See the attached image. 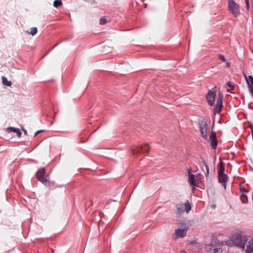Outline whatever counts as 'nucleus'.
Instances as JSON below:
<instances>
[{"label":"nucleus","instance_id":"9d476101","mask_svg":"<svg viewBox=\"0 0 253 253\" xmlns=\"http://www.w3.org/2000/svg\"><path fill=\"white\" fill-rule=\"evenodd\" d=\"M218 176V181L224 186V189L226 188V183L228 180L227 174H220Z\"/></svg>","mask_w":253,"mask_h":253},{"label":"nucleus","instance_id":"f8f14e48","mask_svg":"<svg viewBox=\"0 0 253 253\" xmlns=\"http://www.w3.org/2000/svg\"><path fill=\"white\" fill-rule=\"evenodd\" d=\"M245 250L246 253H253V237L247 242V244Z\"/></svg>","mask_w":253,"mask_h":253},{"label":"nucleus","instance_id":"a211bd4d","mask_svg":"<svg viewBox=\"0 0 253 253\" xmlns=\"http://www.w3.org/2000/svg\"><path fill=\"white\" fill-rule=\"evenodd\" d=\"M2 82L4 85L7 86H10L12 85L11 82L10 81H8L6 78L4 76L2 77Z\"/></svg>","mask_w":253,"mask_h":253},{"label":"nucleus","instance_id":"473e14b6","mask_svg":"<svg viewBox=\"0 0 253 253\" xmlns=\"http://www.w3.org/2000/svg\"><path fill=\"white\" fill-rule=\"evenodd\" d=\"M181 253H186L184 251H182Z\"/></svg>","mask_w":253,"mask_h":253},{"label":"nucleus","instance_id":"2eb2a0df","mask_svg":"<svg viewBox=\"0 0 253 253\" xmlns=\"http://www.w3.org/2000/svg\"><path fill=\"white\" fill-rule=\"evenodd\" d=\"M224 171H225L224 164L222 161H220V162L219 163V169H218V175L225 174L224 173Z\"/></svg>","mask_w":253,"mask_h":253},{"label":"nucleus","instance_id":"412c9836","mask_svg":"<svg viewBox=\"0 0 253 253\" xmlns=\"http://www.w3.org/2000/svg\"><path fill=\"white\" fill-rule=\"evenodd\" d=\"M240 199L242 201V203L244 204H246L248 203L247 196L245 194H242V195L240 196Z\"/></svg>","mask_w":253,"mask_h":253},{"label":"nucleus","instance_id":"c85d7f7f","mask_svg":"<svg viewBox=\"0 0 253 253\" xmlns=\"http://www.w3.org/2000/svg\"><path fill=\"white\" fill-rule=\"evenodd\" d=\"M22 130L24 131V133L25 135H27V131L26 129H25L24 128H22Z\"/></svg>","mask_w":253,"mask_h":253},{"label":"nucleus","instance_id":"72a5a7b5","mask_svg":"<svg viewBox=\"0 0 253 253\" xmlns=\"http://www.w3.org/2000/svg\"><path fill=\"white\" fill-rule=\"evenodd\" d=\"M57 45V44H55V45L53 46V47H54L55 46H56V45Z\"/></svg>","mask_w":253,"mask_h":253},{"label":"nucleus","instance_id":"6ab92c4d","mask_svg":"<svg viewBox=\"0 0 253 253\" xmlns=\"http://www.w3.org/2000/svg\"><path fill=\"white\" fill-rule=\"evenodd\" d=\"M183 206L186 212L188 213L191 210V206L190 203L189 202V201H187Z\"/></svg>","mask_w":253,"mask_h":253},{"label":"nucleus","instance_id":"2f4dec72","mask_svg":"<svg viewBox=\"0 0 253 253\" xmlns=\"http://www.w3.org/2000/svg\"><path fill=\"white\" fill-rule=\"evenodd\" d=\"M227 66L228 67L230 66V64L229 63H227Z\"/></svg>","mask_w":253,"mask_h":253},{"label":"nucleus","instance_id":"c756f323","mask_svg":"<svg viewBox=\"0 0 253 253\" xmlns=\"http://www.w3.org/2000/svg\"><path fill=\"white\" fill-rule=\"evenodd\" d=\"M216 205H215V204H214V205H212V206H211V207L212 208H213V209L215 208H216Z\"/></svg>","mask_w":253,"mask_h":253},{"label":"nucleus","instance_id":"cd10ccee","mask_svg":"<svg viewBox=\"0 0 253 253\" xmlns=\"http://www.w3.org/2000/svg\"><path fill=\"white\" fill-rule=\"evenodd\" d=\"M42 130H40L37 131L35 133L34 136H35H35H37V135L39 133H40V132H42Z\"/></svg>","mask_w":253,"mask_h":253},{"label":"nucleus","instance_id":"f704fd0d","mask_svg":"<svg viewBox=\"0 0 253 253\" xmlns=\"http://www.w3.org/2000/svg\"><path fill=\"white\" fill-rule=\"evenodd\" d=\"M248 0H245V1H247V2H248Z\"/></svg>","mask_w":253,"mask_h":253},{"label":"nucleus","instance_id":"7ed1b4c3","mask_svg":"<svg viewBox=\"0 0 253 253\" xmlns=\"http://www.w3.org/2000/svg\"><path fill=\"white\" fill-rule=\"evenodd\" d=\"M45 174V169L43 168H41L37 172V178L40 182L45 185H48L49 182L43 176Z\"/></svg>","mask_w":253,"mask_h":253},{"label":"nucleus","instance_id":"0eeeda50","mask_svg":"<svg viewBox=\"0 0 253 253\" xmlns=\"http://www.w3.org/2000/svg\"><path fill=\"white\" fill-rule=\"evenodd\" d=\"M149 149V146L147 144H145L143 145H141L138 147L136 150H132V153L133 155H135L137 153H143L148 152Z\"/></svg>","mask_w":253,"mask_h":253},{"label":"nucleus","instance_id":"6e6552de","mask_svg":"<svg viewBox=\"0 0 253 253\" xmlns=\"http://www.w3.org/2000/svg\"><path fill=\"white\" fill-rule=\"evenodd\" d=\"M209 141L212 149H214L216 148L217 142L215 132L212 131L211 133Z\"/></svg>","mask_w":253,"mask_h":253},{"label":"nucleus","instance_id":"bb28decb","mask_svg":"<svg viewBox=\"0 0 253 253\" xmlns=\"http://www.w3.org/2000/svg\"><path fill=\"white\" fill-rule=\"evenodd\" d=\"M246 2V7H247V8L248 10L249 9V0H248V2L247 1H245Z\"/></svg>","mask_w":253,"mask_h":253},{"label":"nucleus","instance_id":"dca6fc26","mask_svg":"<svg viewBox=\"0 0 253 253\" xmlns=\"http://www.w3.org/2000/svg\"><path fill=\"white\" fill-rule=\"evenodd\" d=\"M7 130L9 131H11V132L16 133L18 137H20L22 135V133L21 132L20 129L18 128H15L13 127H9L7 128Z\"/></svg>","mask_w":253,"mask_h":253},{"label":"nucleus","instance_id":"f03ea898","mask_svg":"<svg viewBox=\"0 0 253 253\" xmlns=\"http://www.w3.org/2000/svg\"><path fill=\"white\" fill-rule=\"evenodd\" d=\"M228 8L230 12L235 17L240 14L239 5L233 0H228Z\"/></svg>","mask_w":253,"mask_h":253},{"label":"nucleus","instance_id":"393cba45","mask_svg":"<svg viewBox=\"0 0 253 253\" xmlns=\"http://www.w3.org/2000/svg\"><path fill=\"white\" fill-rule=\"evenodd\" d=\"M108 22V21L104 17H102L100 19V24L101 25H104L106 24Z\"/></svg>","mask_w":253,"mask_h":253},{"label":"nucleus","instance_id":"5701e85b","mask_svg":"<svg viewBox=\"0 0 253 253\" xmlns=\"http://www.w3.org/2000/svg\"><path fill=\"white\" fill-rule=\"evenodd\" d=\"M203 162L204 165L205 166L206 169V172L205 173V175L206 177H208L209 174V168L208 166L207 163L205 160H203Z\"/></svg>","mask_w":253,"mask_h":253},{"label":"nucleus","instance_id":"7c9ffc66","mask_svg":"<svg viewBox=\"0 0 253 253\" xmlns=\"http://www.w3.org/2000/svg\"><path fill=\"white\" fill-rule=\"evenodd\" d=\"M251 131H252V135H253V126H251Z\"/></svg>","mask_w":253,"mask_h":253},{"label":"nucleus","instance_id":"f257e3e1","mask_svg":"<svg viewBox=\"0 0 253 253\" xmlns=\"http://www.w3.org/2000/svg\"><path fill=\"white\" fill-rule=\"evenodd\" d=\"M247 235L242 231H235L231 236L230 241L235 246L241 249H245L248 242Z\"/></svg>","mask_w":253,"mask_h":253},{"label":"nucleus","instance_id":"39448f33","mask_svg":"<svg viewBox=\"0 0 253 253\" xmlns=\"http://www.w3.org/2000/svg\"><path fill=\"white\" fill-rule=\"evenodd\" d=\"M216 96V87L212 88L210 90L207 95V99L208 101L209 104L212 106L214 104Z\"/></svg>","mask_w":253,"mask_h":253},{"label":"nucleus","instance_id":"1a4fd4ad","mask_svg":"<svg viewBox=\"0 0 253 253\" xmlns=\"http://www.w3.org/2000/svg\"><path fill=\"white\" fill-rule=\"evenodd\" d=\"M222 98L221 96H219L216 101V105L214 108V115L216 113H219L222 109Z\"/></svg>","mask_w":253,"mask_h":253},{"label":"nucleus","instance_id":"4468645a","mask_svg":"<svg viewBox=\"0 0 253 253\" xmlns=\"http://www.w3.org/2000/svg\"><path fill=\"white\" fill-rule=\"evenodd\" d=\"M245 78L246 79L249 89L252 88V90H253V77L252 76H249L248 77L246 75H245Z\"/></svg>","mask_w":253,"mask_h":253},{"label":"nucleus","instance_id":"f3484780","mask_svg":"<svg viewBox=\"0 0 253 253\" xmlns=\"http://www.w3.org/2000/svg\"><path fill=\"white\" fill-rule=\"evenodd\" d=\"M176 211L178 214H181L184 212V206L182 204H179L176 206Z\"/></svg>","mask_w":253,"mask_h":253},{"label":"nucleus","instance_id":"a878e982","mask_svg":"<svg viewBox=\"0 0 253 253\" xmlns=\"http://www.w3.org/2000/svg\"><path fill=\"white\" fill-rule=\"evenodd\" d=\"M218 57L219 59L221 60L223 62H225L226 61L225 57L222 54H219Z\"/></svg>","mask_w":253,"mask_h":253},{"label":"nucleus","instance_id":"4be33fe9","mask_svg":"<svg viewBox=\"0 0 253 253\" xmlns=\"http://www.w3.org/2000/svg\"><path fill=\"white\" fill-rule=\"evenodd\" d=\"M62 3L60 0H55L53 2V6L55 7H58L62 5Z\"/></svg>","mask_w":253,"mask_h":253},{"label":"nucleus","instance_id":"b1692460","mask_svg":"<svg viewBox=\"0 0 253 253\" xmlns=\"http://www.w3.org/2000/svg\"><path fill=\"white\" fill-rule=\"evenodd\" d=\"M227 85L229 86V87H231V89H227L226 91L228 92H231V91L232 90H234V88H235V86L234 85H232L231 83L230 82H228L227 83Z\"/></svg>","mask_w":253,"mask_h":253},{"label":"nucleus","instance_id":"9b49d317","mask_svg":"<svg viewBox=\"0 0 253 253\" xmlns=\"http://www.w3.org/2000/svg\"><path fill=\"white\" fill-rule=\"evenodd\" d=\"M187 172H188V179H189V181L190 184L192 186H196V180L195 178V176L194 174H193L191 173V169H188Z\"/></svg>","mask_w":253,"mask_h":253},{"label":"nucleus","instance_id":"423d86ee","mask_svg":"<svg viewBox=\"0 0 253 253\" xmlns=\"http://www.w3.org/2000/svg\"><path fill=\"white\" fill-rule=\"evenodd\" d=\"M200 130L202 134V136L203 138H204L205 139L207 138L208 136V128L207 126V125L206 123L202 121L200 124Z\"/></svg>","mask_w":253,"mask_h":253},{"label":"nucleus","instance_id":"aec40b11","mask_svg":"<svg viewBox=\"0 0 253 253\" xmlns=\"http://www.w3.org/2000/svg\"><path fill=\"white\" fill-rule=\"evenodd\" d=\"M37 28L36 27H33L31 28L30 31H27L26 33L32 36H34L37 33Z\"/></svg>","mask_w":253,"mask_h":253},{"label":"nucleus","instance_id":"ddd939ff","mask_svg":"<svg viewBox=\"0 0 253 253\" xmlns=\"http://www.w3.org/2000/svg\"><path fill=\"white\" fill-rule=\"evenodd\" d=\"M209 253H225L221 247H211L208 250Z\"/></svg>","mask_w":253,"mask_h":253},{"label":"nucleus","instance_id":"20e7f679","mask_svg":"<svg viewBox=\"0 0 253 253\" xmlns=\"http://www.w3.org/2000/svg\"><path fill=\"white\" fill-rule=\"evenodd\" d=\"M180 227L181 229H177L175 230L174 234L176 238H183L186 236L188 227H186L185 223H182Z\"/></svg>","mask_w":253,"mask_h":253}]
</instances>
